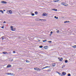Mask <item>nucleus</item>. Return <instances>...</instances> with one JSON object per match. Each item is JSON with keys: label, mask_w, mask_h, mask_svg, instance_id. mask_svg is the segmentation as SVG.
I'll return each mask as SVG.
<instances>
[{"label": "nucleus", "mask_w": 76, "mask_h": 76, "mask_svg": "<svg viewBox=\"0 0 76 76\" xmlns=\"http://www.w3.org/2000/svg\"><path fill=\"white\" fill-rule=\"evenodd\" d=\"M10 28H11V30L12 31H15L16 30V28H14L12 26H11Z\"/></svg>", "instance_id": "obj_1"}, {"label": "nucleus", "mask_w": 76, "mask_h": 76, "mask_svg": "<svg viewBox=\"0 0 76 76\" xmlns=\"http://www.w3.org/2000/svg\"><path fill=\"white\" fill-rule=\"evenodd\" d=\"M62 5L64 6H68V4H67L66 3H64V2H62L61 3Z\"/></svg>", "instance_id": "obj_2"}, {"label": "nucleus", "mask_w": 76, "mask_h": 76, "mask_svg": "<svg viewBox=\"0 0 76 76\" xmlns=\"http://www.w3.org/2000/svg\"><path fill=\"white\" fill-rule=\"evenodd\" d=\"M38 20H39V21H47V20L45 19H40L39 18H38Z\"/></svg>", "instance_id": "obj_3"}, {"label": "nucleus", "mask_w": 76, "mask_h": 76, "mask_svg": "<svg viewBox=\"0 0 76 76\" xmlns=\"http://www.w3.org/2000/svg\"><path fill=\"white\" fill-rule=\"evenodd\" d=\"M48 15V14H47L45 13H44L43 14L42 16H47Z\"/></svg>", "instance_id": "obj_4"}, {"label": "nucleus", "mask_w": 76, "mask_h": 76, "mask_svg": "<svg viewBox=\"0 0 76 76\" xmlns=\"http://www.w3.org/2000/svg\"><path fill=\"white\" fill-rule=\"evenodd\" d=\"M1 3L3 4H6L7 3V2L4 1H1Z\"/></svg>", "instance_id": "obj_5"}, {"label": "nucleus", "mask_w": 76, "mask_h": 76, "mask_svg": "<svg viewBox=\"0 0 76 76\" xmlns=\"http://www.w3.org/2000/svg\"><path fill=\"white\" fill-rule=\"evenodd\" d=\"M34 69L35 70H41V69H39V68L37 67L34 68Z\"/></svg>", "instance_id": "obj_6"}, {"label": "nucleus", "mask_w": 76, "mask_h": 76, "mask_svg": "<svg viewBox=\"0 0 76 76\" xmlns=\"http://www.w3.org/2000/svg\"><path fill=\"white\" fill-rule=\"evenodd\" d=\"M2 53H3V54H9V53L6 51L3 52H2Z\"/></svg>", "instance_id": "obj_7"}, {"label": "nucleus", "mask_w": 76, "mask_h": 76, "mask_svg": "<svg viewBox=\"0 0 76 76\" xmlns=\"http://www.w3.org/2000/svg\"><path fill=\"white\" fill-rule=\"evenodd\" d=\"M62 74L64 76H65V75H66V73L65 72H62Z\"/></svg>", "instance_id": "obj_8"}, {"label": "nucleus", "mask_w": 76, "mask_h": 76, "mask_svg": "<svg viewBox=\"0 0 76 76\" xmlns=\"http://www.w3.org/2000/svg\"><path fill=\"white\" fill-rule=\"evenodd\" d=\"M48 48V46H45L44 47V48L45 49H47Z\"/></svg>", "instance_id": "obj_9"}, {"label": "nucleus", "mask_w": 76, "mask_h": 76, "mask_svg": "<svg viewBox=\"0 0 76 76\" xmlns=\"http://www.w3.org/2000/svg\"><path fill=\"white\" fill-rule=\"evenodd\" d=\"M59 1H60V0H53L54 2H58Z\"/></svg>", "instance_id": "obj_10"}, {"label": "nucleus", "mask_w": 76, "mask_h": 76, "mask_svg": "<svg viewBox=\"0 0 76 76\" xmlns=\"http://www.w3.org/2000/svg\"><path fill=\"white\" fill-rule=\"evenodd\" d=\"M58 59H59V61H61L63 60V58H61L60 59V58H58Z\"/></svg>", "instance_id": "obj_11"}, {"label": "nucleus", "mask_w": 76, "mask_h": 76, "mask_svg": "<svg viewBox=\"0 0 76 76\" xmlns=\"http://www.w3.org/2000/svg\"><path fill=\"white\" fill-rule=\"evenodd\" d=\"M0 12H1V13H2V14L4 13V12L2 10H0Z\"/></svg>", "instance_id": "obj_12"}, {"label": "nucleus", "mask_w": 76, "mask_h": 76, "mask_svg": "<svg viewBox=\"0 0 76 76\" xmlns=\"http://www.w3.org/2000/svg\"><path fill=\"white\" fill-rule=\"evenodd\" d=\"M7 13H8V14H10V11L9 10H8L7 12Z\"/></svg>", "instance_id": "obj_13"}, {"label": "nucleus", "mask_w": 76, "mask_h": 76, "mask_svg": "<svg viewBox=\"0 0 76 76\" xmlns=\"http://www.w3.org/2000/svg\"><path fill=\"white\" fill-rule=\"evenodd\" d=\"M52 66H53V67H54L56 66V64H52Z\"/></svg>", "instance_id": "obj_14"}, {"label": "nucleus", "mask_w": 76, "mask_h": 76, "mask_svg": "<svg viewBox=\"0 0 76 76\" xmlns=\"http://www.w3.org/2000/svg\"><path fill=\"white\" fill-rule=\"evenodd\" d=\"M10 14H12V11L11 10H10Z\"/></svg>", "instance_id": "obj_15"}, {"label": "nucleus", "mask_w": 76, "mask_h": 76, "mask_svg": "<svg viewBox=\"0 0 76 76\" xmlns=\"http://www.w3.org/2000/svg\"><path fill=\"white\" fill-rule=\"evenodd\" d=\"M68 22H69V21H65L64 22V23H67Z\"/></svg>", "instance_id": "obj_16"}, {"label": "nucleus", "mask_w": 76, "mask_h": 76, "mask_svg": "<svg viewBox=\"0 0 76 76\" xmlns=\"http://www.w3.org/2000/svg\"><path fill=\"white\" fill-rule=\"evenodd\" d=\"M35 14H36V15H38V12L36 11L35 12Z\"/></svg>", "instance_id": "obj_17"}, {"label": "nucleus", "mask_w": 76, "mask_h": 76, "mask_svg": "<svg viewBox=\"0 0 76 76\" xmlns=\"http://www.w3.org/2000/svg\"><path fill=\"white\" fill-rule=\"evenodd\" d=\"M72 48H76V45H75L74 46H72Z\"/></svg>", "instance_id": "obj_18"}, {"label": "nucleus", "mask_w": 76, "mask_h": 76, "mask_svg": "<svg viewBox=\"0 0 76 76\" xmlns=\"http://www.w3.org/2000/svg\"><path fill=\"white\" fill-rule=\"evenodd\" d=\"M7 67H12V65H8L7 66Z\"/></svg>", "instance_id": "obj_19"}, {"label": "nucleus", "mask_w": 76, "mask_h": 76, "mask_svg": "<svg viewBox=\"0 0 76 76\" xmlns=\"http://www.w3.org/2000/svg\"><path fill=\"white\" fill-rule=\"evenodd\" d=\"M56 32L57 33V34H58V33H59V32H60V31L58 30H57Z\"/></svg>", "instance_id": "obj_20"}, {"label": "nucleus", "mask_w": 76, "mask_h": 76, "mask_svg": "<svg viewBox=\"0 0 76 76\" xmlns=\"http://www.w3.org/2000/svg\"><path fill=\"white\" fill-rule=\"evenodd\" d=\"M48 67H44L42 68V69H45V68H47Z\"/></svg>", "instance_id": "obj_21"}, {"label": "nucleus", "mask_w": 76, "mask_h": 76, "mask_svg": "<svg viewBox=\"0 0 76 76\" xmlns=\"http://www.w3.org/2000/svg\"><path fill=\"white\" fill-rule=\"evenodd\" d=\"M54 18H55V19H58V18L56 16H55Z\"/></svg>", "instance_id": "obj_22"}, {"label": "nucleus", "mask_w": 76, "mask_h": 76, "mask_svg": "<svg viewBox=\"0 0 76 76\" xmlns=\"http://www.w3.org/2000/svg\"><path fill=\"white\" fill-rule=\"evenodd\" d=\"M1 38H2V40H3L4 39V36H3V37H2Z\"/></svg>", "instance_id": "obj_23"}, {"label": "nucleus", "mask_w": 76, "mask_h": 76, "mask_svg": "<svg viewBox=\"0 0 76 76\" xmlns=\"http://www.w3.org/2000/svg\"><path fill=\"white\" fill-rule=\"evenodd\" d=\"M65 62L66 63L68 62V61H67V60H66L65 61Z\"/></svg>", "instance_id": "obj_24"}, {"label": "nucleus", "mask_w": 76, "mask_h": 76, "mask_svg": "<svg viewBox=\"0 0 76 76\" xmlns=\"http://www.w3.org/2000/svg\"><path fill=\"white\" fill-rule=\"evenodd\" d=\"M8 75H12V73H9L8 74Z\"/></svg>", "instance_id": "obj_25"}, {"label": "nucleus", "mask_w": 76, "mask_h": 76, "mask_svg": "<svg viewBox=\"0 0 76 76\" xmlns=\"http://www.w3.org/2000/svg\"><path fill=\"white\" fill-rule=\"evenodd\" d=\"M53 10H54L55 11H57V10L56 9H54Z\"/></svg>", "instance_id": "obj_26"}, {"label": "nucleus", "mask_w": 76, "mask_h": 76, "mask_svg": "<svg viewBox=\"0 0 76 76\" xmlns=\"http://www.w3.org/2000/svg\"><path fill=\"white\" fill-rule=\"evenodd\" d=\"M31 15L32 16H35V14L34 13H32Z\"/></svg>", "instance_id": "obj_27"}, {"label": "nucleus", "mask_w": 76, "mask_h": 76, "mask_svg": "<svg viewBox=\"0 0 76 76\" xmlns=\"http://www.w3.org/2000/svg\"><path fill=\"white\" fill-rule=\"evenodd\" d=\"M47 40H43V42H46V41H47Z\"/></svg>", "instance_id": "obj_28"}, {"label": "nucleus", "mask_w": 76, "mask_h": 76, "mask_svg": "<svg viewBox=\"0 0 76 76\" xmlns=\"http://www.w3.org/2000/svg\"><path fill=\"white\" fill-rule=\"evenodd\" d=\"M43 47V46H40L39 47V48H42Z\"/></svg>", "instance_id": "obj_29"}, {"label": "nucleus", "mask_w": 76, "mask_h": 76, "mask_svg": "<svg viewBox=\"0 0 76 76\" xmlns=\"http://www.w3.org/2000/svg\"><path fill=\"white\" fill-rule=\"evenodd\" d=\"M48 42L49 43H51V42H52L51 41H48Z\"/></svg>", "instance_id": "obj_30"}, {"label": "nucleus", "mask_w": 76, "mask_h": 76, "mask_svg": "<svg viewBox=\"0 0 76 76\" xmlns=\"http://www.w3.org/2000/svg\"><path fill=\"white\" fill-rule=\"evenodd\" d=\"M68 76H71V75L70 74V73H69L68 74Z\"/></svg>", "instance_id": "obj_31"}, {"label": "nucleus", "mask_w": 76, "mask_h": 76, "mask_svg": "<svg viewBox=\"0 0 76 76\" xmlns=\"http://www.w3.org/2000/svg\"><path fill=\"white\" fill-rule=\"evenodd\" d=\"M26 63H29V61H28V60H26Z\"/></svg>", "instance_id": "obj_32"}, {"label": "nucleus", "mask_w": 76, "mask_h": 76, "mask_svg": "<svg viewBox=\"0 0 76 76\" xmlns=\"http://www.w3.org/2000/svg\"><path fill=\"white\" fill-rule=\"evenodd\" d=\"M58 74H59V75H60L61 76V73H60L58 72Z\"/></svg>", "instance_id": "obj_33"}, {"label": "nucleus", "mask_w": 76, "mask_h": 76, "mask_svg": "<svg viewBox=\"0 0 76 76\" xmlns=\"http://www.w3.org/2000/svg\"><path fill=\"white\" fill-rule=\"evenodd\" d=\"M4 26H3L1 27V28H2V29H4Z\"/></svg>", "instance_id": "obj_34"}, {"label": "nucleus", "mask_w": 76, "mask_h": 76, "mask_svg": "<svg viewBox=\"0 0 76 76\" xmlns=\"http://www.w3.org/2000/svg\"><path fill=\"white\" fill-rule=\"evenodd\" d=\"M6 23V21H4L3 22V23Z\"/></svg>", "instance_id": "obj_35"}, {"label": "nucleus", "mask_w": 76, "mask_h": 76, "mask_svg": "<svg viewBox=\"0 0 76 76\" xmlns=\"http://www.w3.org/2000/svg\"><path fill=\"white\" fill-rule=\"evenodd\" d=\"M16 52L15 51H13V53H15Z\"/></svg>", "instance_id": "obj_36"}, {"label": "nucleus", "mask_w": 76, "mask_h": 76, "mask_svg": "<svg viewBox=\"0 0 76 76\" xmlns=\"http://www.w3.org/2000/svg\"><path fill=\"white\" fill-rule=\"evenodd\" d=\"M53 31H51V32H50V33H51V34H53Z\"/></svg>", "instance_id": "obj_37"}, {"label": "nucleus", "mask_w": 76, "mask_h": 76, "mask_svg": "<svg viewBox=\"0 0 76 76\" xmlns=\"http://www.w3.org/2000/svg\"><path fill=\"white\" fill-rule=\"evenodd\" d=\"M8 53L9 54H11V53H10V52H9Z\"/></svg>", "instance_id": "obj_38"}, {"label": "nucleus", "mask_w": 76, "mask_h": 76, "mask_svg": "<svg viewBox=\"0 0 76 76\" xmlns=\"http://www.w3.org/2000/svg\"><path fill=\"white\" fill-rule=\"evenodd\" d=\"M38 42H40L41 41L40 40H38Z\"/></svg>", "instance_id": "obj_39"}, {"label": "nucleus", "mask_w": 76, "mask_h": 76, "mask_svg": "<svg viewBox=\"0 0 76 76\" xmlns=\"http://www.w3.org/2000/svg\"><path fill=\"white\" fill-rule=\"evenodd\" d=\"M3 11H4V12H5L6 10H3Z\"/></svg>", "instance_id": "obj_40"}, {"label": "nucleus", "mask_w": 76, "mask_h": 76, "mask_svg": "<svg viewBox=\"0 0 76 76\" xmlns=\"http://www.w3.org/2000/svg\"><path fill=\"white\" fill-rule=\"evenodd\" d=\"M51 35H52L51 34H50V36H51Z\"/></svg>", "instance_id": "obj_41"}, {"label": "nucleus", "mask_w": 76, "mask_h": 76, "mask_svg": "<svg viewBox=\"0 0 76 76\" xmlns=\"http://www.w3.org/2000/svg\"><path fill=\"white\" fill-rule=\"evenodd\" d=\"M61 68L62 69H63V67H62Z\"/></svg>", "instance_id": "obj_42"}, {"label": "nucleus", "mask_w": 76, "mask_h": 76, "mask_svg": "<svg viewBox=\"0 0 76 76\" xmlns=\"http://www.w3.org/2000/svg\"><path fill=\"white\" fill-rule=\"evenodd\" d=\"M9 67H7V68Z\"/></svg>", "instance_id": "obj_43"}, {"label": "nucleus", "mask_w": 76, "mask_h": 76, "mask_svg": "<svg viewBox=\"0 0 76 76\" xmlns=\"http://www.w3.org/2000/svg\"><path fill=\"white\" fill-rule=\"evenodd\" d=\"M64 66H65V65H64Z\"/></svg>", "instance_id": "obj_44"}, {"label": "nucleus", "mask_w": 76, "mask_h": 76, "mask_svg": "<svg viewBox=\"0 0 76 76\" xmlns=\"http://www.w3.org/2000/svg\"><path fill=\"white\" fill-rule=\"evenodd\" d=\"M47 67H48V66H47Z\"/></svg>", "instance_id": "obj_45"}]
</instances>
